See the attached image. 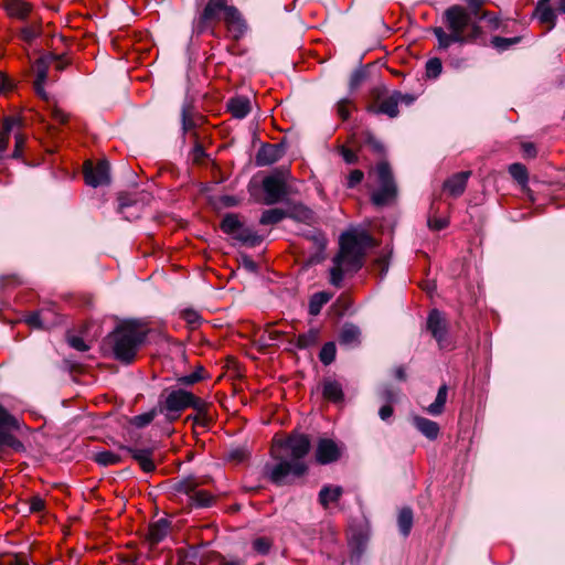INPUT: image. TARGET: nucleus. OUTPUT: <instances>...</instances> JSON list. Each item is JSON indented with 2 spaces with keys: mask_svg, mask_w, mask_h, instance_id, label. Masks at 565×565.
<instances>
[{
  "mask_svg": "<svg viewBox=\"0 0 565 565\" xmlns=\"http://www.w3.org/2000/svg\"><path fill=\"white\" fill-rule=\"evenodd\" d=\"M309 450L310 440L303 434H291L286 439L275 440L271 455L278 462L266 467L269 480L277 486H282L287 483L289 476H303L308 470L303 458Z\"/></svg>",
  "mask_w": 565,
  "mask_h": 565,
  "instance_id": "f257e3e1",
  "label": "nucleus"
},
{
  "mask_svg": "<svg viewBox=\"0 0 565 565\" xmlns=\"http://www.w3.org/2000/svg\"><path fill=\"white\" fill-rule=\"evenodd\" d=\"M340 250L330 269V284L340 287L345 273L362 268L366 250L374 246L373 237L365 231L351 230L340 236Z\"/></svg>",
  "mask_w": 565,
  "mask_h": 565,
  "instance_id": "f03ea898",
  "label": "nucleus"
},
{
  "mask_svg": "<svg viewBox=\"0 0 565 565\" xmlns=\"http://www.w3.org/2000/svg\"><path fill=\"white\" fill-rule=\"evenodd\" d=\"M147 334L148 329L141 322L126 320L107 337V342L116 360L130 364L145 343Z\"/></svg>",
  "mask_w": 565,
  "mask_h": 565,
  "instance_id": "7ed1b4c3",
  "label": "nucleus"
},
{
  "mask_svg": "<svg viewBox=\"0 0 565 565\" xmlns=\"http://www.w3.org/2000/svg\"><path fill=\"white\" fill-rule=\"evenodd\" d=\"M222 19L235 38L243 35L246 30L245 21L237 8L230 6L227 0H209L195 23V29L202 33L212 23H217Z\"/></svg>",
  "mask_w": 565,
  "mask_h": 565,
  "instance_id": "20e7f679",
  "label": "nucleus"
},
{
  "mask_svg": "<svg viewBox=\"0 0 565 565\" xmlns=\"http://www.w3.org/2000/svg\"><path fill=\"white\" fill-rule=\"evenodd\" d=\"M158 408L160 414L173 422L188 408L202 413L204 399L181 387H168L159 396Z\"/></svg>",
  "mask_w": 565,
  "mask_h": 565,
  "instance_id": "39448f33",
  "label": "nucleus"
},
{
  "mask_svg": "<svg viewBox=\"0 0 565 565\" xmlns=\"http://www.w3.org/2000/svg\"><path fill=\"white\" fill-rule=\"evenodd\" d=\"M446 28L462 43L475 42L482 33L478 23L471 20L466 8L454 4L444 12Z\"/></svg>",
  "mask_w": 565,
  "mask_h": 565,
  "instance_id": "423d86ee",
  "label": "nucleus"
},
{
  "mask_svg": "<svg viewBox=\"0 0 565 565\" xmlns=\"http://www.w3.org/2000/svg\"><path fill=\"white\" fill-rule=\"evenodd\" d=\"M379 189L371 195V201L376 206H385L392 203L397 196V186L392 169L386 161H381L375 168Z\"/></svg>",
  "mask_w": 565,
  "mask_h": 565,
  "instance_id": "0eeeda50",
  "label": "nucleus"
},
{
  "mask_svg": "<svg viewBox=\"0 0 565 565\" xmlns=\"http://www.w3.org/2000/svg\"><path fill=\"white\" fill-rule=\"evenodd\" d=\"M289 177V169L278 168L263 180L266 204L273 205L284 200L287 195V180Z\"/></svg>",
  "mask_w": 565,
  "mask_h": 565,
  "instance_id": "6e6552de",
  "label": "nucleus"
},
{
  "mask_svg": "<svg viewBox=\"0 0 565 565\" xmlns=\"http://www.w3.org/2000/svg\"><path fill=\"white\" fill-rule=\"evenodd\" d=\"M199 484L198 480L190 476L175 482L173 489L189 495L191 504L196 508L210 507L214 498L207 491L198 490Z\"/></svg>",
  "mask_w": 565,
  "mask_h": 565,
  "instance_id": "1a4fd4ad",
  "label": "nucleus"
},
{
  "mask_svg": "<svg viewBox=\"0 0 565 565\" xmlns=\"http://www.w3.org/2000/svg\"><path fill=\"white\" fill-rule=\"evenodd\" d=\"M83 172L86 184L93 188L106 185L110 182L109 163L106 160H100L96 164L92 161L85 162Z\"/></svg>",
  "mask_w": 565,
  "mask_h": 565,
  "instance_id": "9d476101",
  "label": "nucleus"
},
{
  "mask_svg": "<svg viewBox=\"0 0 565 565\" xmlns=\"http://www.w3.org/2000/svg\"><path fill=\"white\" fill-rule=\"evenodd\" d=\"M11 428H18V420L0 405V449L10 447L20 450L23 445L9 431Z\"/></svg>",
  "mask_w": 565,
  "mask_h": 565,
  "instance_id": "9b49d317",
  "label": "nucleus"
},
{
  "mask_svg": "<svg viewBox=\"0 0 565 565\" xmlns=\"http://www.w3.org/2000/svg\"><path fill=\"white\" fill-rule=\"evenodd\" d=\"M398 96L399 92H394L385 98L379 97L367 107V111L375 115L383 114L390 118H395L398 115Z\"/></svg>",
  "mask_w": 565,
  "mask_h": 565,
  "instance_id": "f8f14e48",
  "label": "nucleus"
},
{
  "mask_svg": "<svg viewBox=\"0 0 565 565\" xmlns=\"http://www.w3.org/2000/svg\"><path fill=\"white\" fill-rule=\"evenodd\" d=\"M341 456V451L335 441L328 438L319 440L316 449V460L320 465H328L337 461Z\"/></svg>",
  "mask_w": 565,
  "mask_h": 565,
  "instance_id": "ddd939ff",
  "label": "nucleus"
},
{
  "mask_svg": "<svg viewBox=\"0 0 565 565\" xmlns=\"http://www.w3.org/2000/svg\"><path fill=\"white\" fill-rule=\"evenodd\" d=\"M427 328L438 342L439 347L445 348L444 342L446 340L447 327L445 319L437 309L430 311L427 319Z\"/></svg>",
  "mask_w": 565,
  "mask_h": 565,
  "instance_id": "4468645a",
  "label": "nucleus"
},
{
  "mask_svg": "<svg viewBox=\"0 0 565 565\" xmlns=\"http://www.w3.org/2000/svg\"><path fill=\"white\" fill-rule=\"evenodd\" d=\"M2 8L11 19L24 21L33 10V4L24 0H3Z\"/></svg>",
  "mask_w": 565,
  "mask_h": 565,
  "instance_id": "2eb2a0df",
  "label": "nucleus"
},
{
  "mask_svg": "<svg viewBox=\"0 0 565 565\" xmlns=\"http://www.w3.org/2000/svg\"><path fill=\"white\" fill-rule=\"evenodd\" d=\"M282 156L279 145L265 143L256 154V163L259 167L269 166L277 162Z\"/></svg>",
  "mask_w": 565,
  "mask_h": 565,
  "instance_id": "dca6fc26",
  "label": "nucleus"
},
{
  "mask_svg": "<svg viewBox=\"0 0 565 565\" xmlns=\"http://www.w3.org/2000/svg\"><path fill=\"white\" fill-rule=\"evenodd\" d=\"M470 177L469 171H462L454 174L444 183V189L454 198L460 196L467 186V181Z\"/></svg>",
  "mask_w": 565,
  "mask_h": 565,
  "instance_id": "f3484780",
  "label": "nucleus"
},
{
  "mask_svg": "<svg viewBox=\"0 0 565 565\" xmlns=\"http://www.w3.org/2000/svg\"><path fill=\"white\" fill-rule=\"evenodd\" d=\"M367 537L362 532L354 533L349 540L350 562L359 564L366 550Z\"/></svg>",
  "mask_w": 565,
  "mask_h": 565,
  "instance_id": "a211bd4d",
  "label": "nucleus"
},
{
  "mask_svg": "<svg viewBox=\"0 0 565 565\" xmlns=\"http://www.w3.org/2000/svg\"><path fill=\"white\" fill-rule=\"evenodd\" d=\"M226 107L232 117L243 119L250 111V100L246 96H236L227 102Z\"/></svg>",
  "mask_w": 565,
  "mask_h": 565,
  "instance_id": "6ab92c4d",
  "label": "nucleus"
},
{
  "mask_svg": "<svg viewBox=\"0 0 565 565\" xmlns=\"http://www.w3.org/2000/svg\"><path fill=\"white\" fill-rule=\"evenodd\" d=\"M122 449L131 455L145 472H152L156 469V465L151 458V449H137L131 447H122Z\"/></svg>",
  "mask_w": 565,
  "mask_h": 565,
  "instance_id": "aec40b11",
  "label": "nucleus"
},
{
  "mask_svg": "<svg viewBox=\"0 0 565 565\" xmlns=\"http://www.w3.org/2000/svg\"><path fill=\"white\" fill-rule=\"evenodd\" d=\"M322 395L332 403L342 402L344 394L341 383L331 379L324 380L322 384Z\"/></svg>",
  "mask_w": 565,
  "mask_h": 565,
  "instance_id": "412c9836",
  "label": "nucleus"
},
{
  "mask_svg": "<svg viewBox=\"0 0 565 565\" xmlns=\"http://www.w3.org/2000/svg\"><path fill=\"white\" fill-rule=\"evenodd\" d=\"M415 427L428 439L435 440L439 435V425L425 417L415 416L414 419Z\"/></svg>",
  "mask_w": 565,
  "mask_h": 565,
  "instance_id": "4be33fe9",
  "label": "nucleus"
},
{
  "mask_svg": "<svg viewBox=\"0 0 565 565\" xmlns=\"http://www.w3.org/2000/svg\"><path fill=\"white\" fill-rule=\"evenodd\" d=\"M20 120L14 117H8L4 119L2 124V129L0 131V161L6 157V152L8 150L10 134L14 126H18Z\"/></svg>",
  "mask_w": 565,
  "mask_h": 565,
  "instance_id": "5701e85b",
  "label": "nucleus"
},
{
  "mask_svg": "<svg viewBox=\"0 0 565 565\" xmlns=\"http://www.w3.org/2000/svg\"><path fill=\"white\" fill-rule=\"evenodd\" d=\"M343 494V489L340 486H323L319 492V503L326 509L330 503H335Z\"/></svg>",
  "mask_w": 565,
  "mask_h": 565,
  "instance_id": "b1692460",
  "label": "nucleus"
},
{
  "mask_svg": "<svg viewBox=\"0 0 565 565\" xmlns=\"http://www.w3.org/2000/svg\"><path fill=\"white\" fill-rule=\"evenodd\" d=\"M232 237L242 244L248 246H257L262 243L263 238L256 232H254L250 227L245 226L244 223L241 224L239 230L232 235Z\"/></svg>",
  "mask_w": 565,
  "mask_h": 565,
  "instance_id": "393cba45",
  "label": "nucleus"
},
{
  "mask_svg": "<svg viewBox=\"0 0 565 565\" xmlns=\"http://www.w3.org/2000/svg\"><path fill=\"white\" fill-rule=\"evenodd\" d=\"M170 523L166 519H160L157 522L150 524L148 539L151 544H158L161 542L169 532Z\"/></svg>",
  "mask_w": 565,
  "mask_h": 565,
  "instance_id": "a878e982",
  "label": "nucleus"
},
{
  "mask_svg": "<svg viewBox=\"0 0 565 565\" xmlns=\"http://www.w3.org/2000/svg\"><path fill=\"white\" fill-rule=\"evenodd\" d=\"M360 329L353 323H345L339 334V341L344 345H356L360 343Z\"/></svg>",
  "mask_w": 565,
  "mask_h": 565,
  "instance_id": "bb28decb",
  "label": "nucleus"
},
{
  "mask_svg": "<svg viewBox=\"0 0 565 565\" xmlns=\"http://www.w3.org/2000/svg\"><path fill=\"white\" fill-rule=\"evenodd\" d=\"M533 15L536 17L541 23L548 24V30H552L555 26L556 14L550 4L541 7L540 3H536Z\"/></svg>",
  "mask_w": 565,
  "mask_h": 565,
  "instance_id": "cd10ccee",
  "label": "nucleus"
},
{
  "mask_svg": "<svg viewBox=\"0 0 565 565\" xmlns=\"http://www.w3.org/2000/svg\"><path fill=\"white\" fill-rule=\"evenodd\" d=\"M447 394H448V387L446 384L441 385L437 392V396L434 401V403H431L427 408L426 411L433 415V416H438L440 415L443 412H444V408H445V404H446V401H447Z\"/></svg>",
  "mask_w": 565,
  "mask_h": 565,
  "instance_id": "c85d7f7f",
  "label": "nucleus"
},
{
  "mask_svg": "<svg viewBox=\"0 0 565 565\" xmlns=\"http://www.w3.org/2000/svg\"><path fill=\"white\" fill-rule=\"evenodd\" d=\"M447 394H448V387L446 384L441 385L437 392V396L434 401V403H431L427 408L426 411L433 415V416H438L440 415L443 412H444V408H445V404H446V401H447Z\"/></svg>",
  "mask_w": 565,
  "mask_h": 565,
  "instance_id": "c756f323",
  "label": "nucleus"
},
{
  "mask_svg": "<svg viewBox=\"0 0 565 565\" xmlns=\"http://www.w3.org/2000/svg\"><path fill=\"white\" fill-rule=\"evenodd\" d=\"M318 341H319V330L310 329L308 332L298 335V338L295 342V345L298 349L302 350V349H308V348L316 345L318 343ZM289 343L294 344V341L289 340Z\"/></svg>",
  "mask_w": 565,
  "mask_h": 565,
  "instance_id": "7c9ffc66",
  "label": "nucleus"
},
{
  "mask_svg": "<svg viewBox=\"0 0 565 565\" xmlns=\"http://www.w3.org/2000/svg\"><path fill=\"white\" fill-rule=\"evenodd\" d=\"M434 35L438 41V49L447 50L454 43L463 44L458 38H456L452 33H447L443 28L437 26L433 29Z\"/></svg>",
  "mask_w": 565,
  "mask_h": 565,
  "instance_id": "2f4dec72",
  "label": "nucleus"
},
{
  "mask_svg": "<svg viewBox=\"0 0 565 565\" xmlns=\"http://www.w3.org/2000/svg\"><path fill=\"white\" fill-rule=\"evenodd\" d=\"M287 212L282 209H270L263 212L259 223L263 225H275L287 217Z\"/></svg>",
  "mask_w": 565,
  "mask_h": 565,
  "instance_id": "473e14b6",
  "label": "nucleus"
},
{
  "mask_svg": "<svg viewBox=\"0 0 565 565\" xmlns=\"http://www.w3.org/2000/svg\"><path fill=\"white\" fill-rule=\"evenodd\" d=\"M397 524L403 536H408L413 526V511L411 508H403L399 511Z\"/></svg>",
  "mask_w": 565,
  "mask_h": 565,
  "instance_id": "72a5a7b5",
  "label": "nucleus"
},
{
  "mask_svg": "<svg viewBox=\"0 0 565 565\" xmlns=\"http://www.w3.org/2000/svg\"><path fill=\"white\" fill-rule=\"evenodd\" d=\"M242 223L243 222L239 220L238 215L228 213L223 217L220 227L225 234L232 236L237 232V230H239Z\"/></svg>",
  "mask_w": 565,
  "mask_h": 565,
  "instance_id": "f704fd0d",
  "label": "nucleus"
},
{
  "mask_svg": "<svg viewBox=\"0 0 565 565\" xmlns=\"http://www.w3.org/2000/svg\"><path fill=\"white\" fill-rule=\"evenodd\" d=\"M509 173L511 177L523 188L526 186L529 182V173L526 167L522 163H512L509 167Z\"/></svg>",
  "mask_w": 565,
  "mask_h": 565,
  "instance_id": "c9c22d12",
  "label": "nucleus"
},
{
  "mask_svg": "<svg viewBox=\"0 0 565 565\" xmlns=\"http://www.w3.org/2000/svg\"><path fill=\"white\" fill-rule=\"evenodd\" d=\"M330 295L327 292L315 294L309 302V313L317 316L320 313L321 308L330 300Z\"/></svg>",
  "mask_w": 565,
  "mask_h": 565,
  "instance_id": "e433bc0d",
  "label": "nucleus"
},
{
  "mask_svg": "<svg viewBox=\"0 0 565 565\" xmlns=\"http://www.w3.org/2000/svg\"><path fill=\"white\" fill-rule=\"evenodd\" d=\"M47 78V68L43 64L36 65V78L34 81V89L39 96L42 98H46V93L44 90V83Z\"/></svg>",
  "mask_w": 565,
  "mask_h": 565,
  "instance_id": "4c0bfd02",
  "label": "nucleus"
},
{
  "mask_svg": "<svg viewBox=\"0 0 565 565\" xmlns=\"http://www.w3.org/2000/svg\"><path fill=\"white\" fill-rule=\"evenodd\" d=\"M158 413H160V412H159V408L157 406V407L150 409L149 412H146V413L137 415V416H134L130 419V424L134 425L137 428H143L147 425H149L156 418Z\"/></svg>",
  "mask_w": 565,
  "mask_h": 565,
  "instance_id": "58836bf2",
  "label": "nucleus"
},
{
  "mask_svg": "<svg viewBox=\"0 0 565 565\" xmlns=\"http://www.w3.org/2000/svg\"><path fill=\"white\" fill-rule=\"evenodd\" d=\"M94 460L100 466H113L121 461V457L110 450L100 451L94 455Z\"/></svg>",
  "mask_w": 565,
  "mask_h": 565,
  "instance_id": "ea45409f",
  "label": "nucleus"
},
{
  "mask_svg": "<svg viewBox=\"0 0 565 565\" xmlns=\"http://www.w3.org/2000/svg\"><path fill=\"white\" fill-rule=\"evenodd\" d=\"M335 344L333 342H327L320 350L319 359L324 365H329L335 360Z\"/></svg>",
  "mask_w": 565,
  "mask_h": 565,
  "instance_id": "a19ab883",
  "label": "nucleus"
},
{
  "mask_svg": "<svg viewBox=\"0 0 565 565\" xmlns=\"http://www.w3.org/2000/svg\"><path fill=\"white\" fill-rule=\"evenodd\" d=\"M41 34L39 24H29L20 30V39L25 43H32Z\"/></svg>",
  "mask_w": 565,
  "mask_h": 565,
  "instance_id": "79ce46f5",
  "label": "nucleus"
},
{
  "mask_svg": "<svg viewBox=\"0 0 565 565\" xmlns=\"http://www.w3.org/2000/svg\"><path fill=\"white\" fill-rule=\"evenodd\" d=\"M49 315V311H45V310H40V311H36V312H33L31 313L28 318H26V323L31 327H35V328H46L47 327V316Z\"/></svg>",
  "mask_w": 565,
  "mask_h": 565,
  "instance_id": "37998d69",
  "label": "nucleus"
},
{
  "mask_svg": "<svg viewBox=\"0 0 565 565\" xmlns=\"http://www.w3.org/2000/svg\"><path fill=\"white\" fill-rule=\"evenodd\" d=\"M209 408L210 404L204 401V409L202 413L196 412V415H190L186 417V420H192L194 425H200L203 427H206L210 422L212 420L211 416L209 415Z\"/></svg>",
  "mask_w": 565,
  "mask_h": 565,
  "instance_id": "c03bdc74",
  "label": "nucleus"
},
{
  "mask_svg": "<svg viewBox=\"0 0 565 565\" xmlns=\"http://www.w3.org/2000/svg\"><path fill=\"white\" fill-rule=\"evenodd\" d=\"M520 42V38H502V36H493L491 39V44L493 47H495L498 51H505L510 46L516 44Z\"/></svg>",
  "mask_w": 565,
  "mask_h": 565,
  "instance_id": "a18cd8bd",
  "label": "nucleus"
},
{
  "mask_svg": "<svg viewBox=\"0 0 565 565\" xmlns=\"http://www.w3.org/2000/svg\"><path fill=\"white\" fill-rule=\"evenodd\" d=\"M131 207H134V204L127 195L119 196V212L127 220L136 218L139 216V213H129V210ZM137 212H139L138 209H137Z\"/></svg>",
  "mask_w": 565,
  "mask_h": 565,
  "instance_id": "49530a36",
  "label": "nucleus"
},
{
  "mask_svg": "<svg viewBox=\"0 0 565 565\" xmlns=\"http://www.w3.org/2000/svg\"><path fill=\"white\" fill-rule=\"evenodd\" d=\"M443 71L440 58L433 57L426 62V75L429 78H437Z\"/></svg>",
  "mask_w": 565,
  "mask_h": 565,
  "instance_id": "de8ad7c7",
  "label": "nucleus"
},
{
  "mask_svg": "<svg viewBox=\"0 0 565 565\" xmlns=\"http://www.w3.org/2000/svg\"><path fill=\"white\" fill-rule=\"evenodd\" d=\"M286 333L278 330H273L270 328L266 329L264 333L260 335V341L265 345H273L275 341L279 340Z\"/></svg>",
  "mask_w": 565,
  "mask_h": 565,
  "instance_id": "09e8293b",
  "label": "nucleus"
},
{
  "mask_svg": "<svg viewBox=\"0 0 565 565\" xmlns=\"http://www.w3.org/2000/svg\"><path fill=\"white\" fill-rule=\"evenodd\" d=\"M449 224V221L445 217H435L428 216L427 225L433 231H441L446 228Z\"/></svg>",
  "mask_w": 565,
  "mask_h": 565,
  "instance_id": "8fccbe9b",
  "label": "nucleus"
},
{
  "mask_svg": "<svg viewBox=\"0 0 565 565\" xmlns=\"http://www.w3.org/2000/svg\"><path fill=\"white\" fill-rule=\"evenodd\" d=\"M365 146H367L373 152L377 154H382L384 152V147L380 140H377L371 134H366L365 137Z\"/></svg>",
  "mask_w": 565,
  "mask_h": 565,
  "instance_id": "3c124183",
  "label": "nucleus"
},
{
  "mask_svg": "<svg viewBox=\"0 0 565 565\" xmlns=\"http://www.w3.org/2000/svg\"><path fill=\"white\" fill-rule=\"evenodd\" d=\"M364 178L363 171L355 169L350 172L347 179V186L350 189L355 188L358 184L362 182Z\"/></svg>",
  "mask_w": 565,
  "mask_h": 565,
  "instance_id": "603ef678",
  "label": "nucleus"
},
{
  "mask_svg": "<svg viewBox=\"0 0 565 565\" xmlns=\"http://www.w3.org/2000/svg\"><path fill=\"white\" fill-rule=\"evenodd\" d=\"M203 379H204V375L201 373H191V374L178 377L177 381L181 385L189 386V385H193V384L202 381Z\"/></svg>",
  "mask_w": 565,
  "mask_h": 565,
  "instance_id": "864d4df0",
  "label": "nucleus"
},
{
  "mask_svg": "<svg viewBox=\"0 0 565 565\" xmlns=\"http://www.w3.org/2000/svg\"><path fill=\"white\" fill-rule=\"evenodd\" d=\"M364 78H365V74L362 70L354 71L350 77V83H349L350 89L355 90L362 84Z\"/></svg>",
  "mask_w": 565,
  "mask_h": 565,
  "instance_id": "5fc2aeb1",
  "label": "nucleus"
},
{
  "mask_svg": "<svg viewBox=\"0 0 565 565\" xmlns=\"http://www.w3.org/2000/svg\"><path fill=\"white\" fill-rule=\"evenodd\" d=\"M181 117H182V129L184 131H188L195 126L193 119L191 118L189 107H186V106L182 107Z\"/></svg>",
  "mask_w": 565,
  "mask_h": 565,
  "instance_id": "6e6d98bb",
  "label": "nucleus"
},
{
  "mask_svg": "<svg viewBox=\"0 0 565 565\" xmlns=\"http://www.w3.org/2000/svg\"><path fill=\"white\" fill-rule=\"evenodd\" d=\"M68 344L73 349L81 351V352H85L89 349V347L85 343V341L81 337H77V335L70 337Z\"/></svg>",
  "mask_w": 565,
  "mask_h": 565,
  "instance_id": "4d7b16f0",
  "label": "nucleus"
},
{
  "mask_svg": "<svg viewBox=\"0 0 565 565\" xmlns=\"http://www.w3.org/2000/svg\"><path fill=\"white\" fill-rule=\"evenodd\" d=\"M253 547L255 551H257L258 553L260 554H266L268 553L269 548H270V543L267 539L265 537H258L256 539L254 542H253Z\"/></svg>",
  "mask_w": 565,
  "mask_h": 565,
  "instance_id": "13d9d810",
  "label": "nucleus"
},
{
  "mask_svg": "<svg viewBox=\"0 0 565 565\" xmlns=\"http://www.w3.org/2000/svg\"><path fill=\"white\" fill-rule=\"evenodd\" d=\"M350 100L348 98H344V99H341L338 105H337V110H338V114L339 116L343 119V120H347L350 116V110H349V105H350Z\"/></svg>",
  "mask_w": 565,
  "mask_h": 565,
  "instance_id": "bf43d9fd",
  "label": "nucleus"
},
{
  "mask_svg": "<svg viewBox=\"0 0 565 565\" xmlns=\"http://www.w3.org/2000/svg\"><path fill=\"white\" fill-rule=\"evenodd\" d=\"M340 153L347 163L353 164L358 162L359 157L353 150L347 147H341Z\"/></svg>",
  "mask_w": 565,
  "mask_h": 565,
  "instance_id": "052dcab7",
  "label": "nucleus"
},
{
  "mask_svg": "<svg viewBox=\"0 0 565 565\" xmlns=\"http://www.w3.org/2000/svg\"><path fill=\"white\" fill-rule=\"evenodd\" d=\"M24 142H25V139L22 135H15L14 150L11 154L12 158L18 159L21 157Z\"/></svg>",
  "mask_w": 565,
  "mask_h": 565,
  "instance_id": "680f3d73",
  "label": "nucleus"
},
{
  "mask_svg": "<svg viewBox=\"0 0 565 565\" xmlns=\"http://www.w3.org/2000/svg\"><path fill=\"white\" fill-rule=\"evenodd\" d=\"M45 507V502L42 498L35 495L30 499V511L41 512Z\"/></svg>",
  "mask_w": 565,
  "mask_h": 565,
  "instance_id": "e2e57ef3",
  "label": "nucleus"
},
{
  "mask_svg": "<svg viewBox=\"0 0 565 565\" xmlns=\"http://www.w3.org/2000/svg\"><path fill=\"white\" fill-rule=\"evenodd\" d=\"M13 89L12 81L2 72H0V93H7Z\"/></svg>",
  "mask_w": 565,
  "mask_h": 565,
  "instance_id": "0e129e2a",
  "label": "nucleus"
},
{
  "mask_svg": "<svg viewBox=\"0 0 565 565\" xmlns=\"http://www.w3.org/2000/svg\"><path fill=\"white\" fill-rule=\"evenodd\" d=\"M380 397L382 401L390 404L391 402H394L396 399V393L391 387H384L380 392Z\"/></svg>",
  "mask_w": 565,
  "mask_h": 565,
  "instance_id": "69168bd1",
  "label": "nucleus"
},
{
  "mask_svg": "<svg viewBox=\"0 0 565 565\" xmlns=\"http://www.w3.org/2000/svg\"><path fill=\"white\" fill-rule=\"evenodd\" d=\"M205 157L204 148L201 143L195 142L192 149V159L194 162H200Z\"/></svg>",
  "mask_w": 565,
  "mask_h": 565,
  "instance_id": "338daca9",
  "label": "nucleus"
},
{
  "mask_svg": "<svg viewBox=\"0 0 565 565\" xmlns=\"http://www.w3.org/2000/svg\"><path fill=\"white\" fill-rule=\"evenodd\" d=\"M182 316L184 320L190 324H195L200 321V315L194 310H184Z\"/></svg>",
  "mask_w": 565,
  "mask_h": 565,
  "instance_id": "774afa93",
  "label": "nucleus"
}]
</instances>
